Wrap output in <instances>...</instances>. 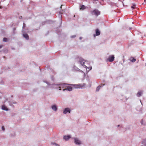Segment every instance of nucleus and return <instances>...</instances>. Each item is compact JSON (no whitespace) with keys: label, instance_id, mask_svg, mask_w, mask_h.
I'll use <instances>...</instances> for the list:
<instances>
[{"label":"nucleus","instance_id":"obj_3","mask_svg":"<svg viewBox=\"0 0 146 146\" xmlns=\"http://www.w3.org/2000/svg\"><path fill=\"white\" fill-rule=\"evenodd\" d=\"M92 14L97 16L100 15V12L97 9H95L92 12Z\"/></svg>","mask_w":146,"mask_h":146},{"label":"nucleus","instance_id":"obj_26","mask_svg":"<svg viewBox=\"0 0 146 146\" xmlns=\"http://www.w3.org/2000/svg\"><path fill=\"white\" fill-rule=\"evenodd\" d=\"M2 47V45H0V48H1Z\"/></svg>","mask_w":146,"mask_h":146},{"label":"nucleus","instance_id":"obj_21","mask_svg":"<svg viewBox=\"0 0 146 146\" xmlns=\"http://www.w3.org/2000/svg\"><path fill=\"white\" fill-rule=\"evenodd\" d=\"M51 144L52 145H55L56 146H60L59 145L54 143H52Z\"/></svg>","mask_w":146,"mask_h":146},{"label":"nucleus","instance_id":"obj_19","mask_svg":"<svg viewBox=\"0 0 146 146\" xmlns=\"http://www.w3.org/2000/svg\"><path fill=\"white\" fill-rule=\"evenodd\" d=\"M136 6V4L135 3H133L132 5L131 6V7L133 9H134L135 8L134 7Z\"/></svg>","mask_w":146,"mask_h":146},{"label":"nucleus","instance_id":"obj_10","mask_svg":"<svg viewBox=\"0 0 146 146\" xmlns=\"http://www.w3.org/2000/svg\"><path fill=\"white\" fill-rule=\"evenodd\" d=\"M143 94V91H141L140 92H138L137 94V96L138 97H140L141 96V95Z\"/></svg>","mask_w":146,"mask_h":146},{"label":"nucleus","instance_id":"obj_25","mask_svg":"<svg viewBox=\"0 0 146 146\" xmlns=\"http://www.w3.org/2000/svg\"><path fill=\"white\" fill-rule=\"evenodd\" d=\"M25 24L24 23H23V27H25Z\"/></svg>","mask_w":146,"mask_h":146},{"label":"nucleus","instance_id":"obj_14","mask_svg":"<svg viewBox=\"0 0 146 146\" xmlns=\"http://www.w3.org/2000/svg\"><path fill=\"white\" fill-rule=\"evenodd\" d=\"M2 109L4 110H8V109L7 107L5 105H3L2 106Z\"/></svg>","mask_w":146,"mask_h":146},{"label":"nucleus","instance_id":"obj_6","mask_svg":"<svg viewBox=\"0 0 146 146\" xmlns=\"http://www.w3.org/2000/svg\"><path fill=\"white\" fill-rule=\"evenodd\" d=\"M72 88L70 86H66V87L65 89H63V90L64 91V90H68L69 91H71L72 90Z\"/></svg>","mask_w":146,"mask_h":146},{"label":"nucleus","instance_id":"obj_34","mask_svg":"<svg viewBox=\"0 0 146 146\" xmlns=\"http://www.w3.org/2000/svg\"><path fill=\"white\" fill-rule=\"evenodd\" d=\"M131 29V28H130L129 29Z\"/></svg>","mask_w":146,"mask_h":146},{"label":"nucleus","instance_id":"obj_33","mask_svg":"<svg viewBox=\"0 0 146 146\" xmlns=\"http://www.w3.org/2000/svg\"><path fill=\"white\" fill-rule=\"evenodd\" d=\"M15 29H15V28H14V30H15Z\"/></svg>","mask_w":146,"mask_h":146},{"label":"nucleus","instance_id":"obj_29","mask_svg":"<svg viewBox=\"0 0 146 146\" xmlns=\"http://www.w3.org/2000/svg\"><path fill=\"white\" fill-rule=\"evenodd\" d=\"M122 57H123V58L124 57V56H123Z\"/></svg>","mask_w":146,"mask_h":146},{"label":"nucleus","instance_id":"obj_23","mask_svg":"<svg viewBox=\"0 0 146 146\" xmlns=\"http://www.w3.org/2000/svg\"><path fill=\"white\" fill-rule=\"evenodd\" d=\"M7 38H3V41L4 42H6L7 40Z\"/></svg>","mask_w":146,"mask_h":146},{"label":"nucleus","instance_id":"obj_24","mask_svg":"<svg viewBox=\"0 0 146 146\" xmlns=\"http://www.w3.org/2000/svg\"><path fill=\"white\" fill-rule=\"evenodd\" d=\"M2 129L3 130H4L5 129L4 127L3 126H2Z\"/></svg>","mask_w":146,"mask_h":146},{"label":"nucleus","instance_id":"obj_11","mask_svg":"<svg viewBox=\"0 0 146 146\" xmlns=\"http://www.w3.org/2000/svg\"><path fill=\"white\" fill-rule=\"evenodd\" d=\"M70 138V135L65 136L64 137L63 139L67 140Z\"/></svg>","mask_w":146,"mask_h":146},{"label":"nucleus","instance_id":"obj_4","mask_svg":"<svg viewBox=\"0 0 146 146\" xmlns=\"http://www.w3.org/2000/svg\"><path fill=\"white\" fill-rule=\"evenodd\" d=\"M114 58V56L113 55L110 56L107 59V61L110 62L113 61Z\"/></svg>","mask_w":146,"mask_h":146},{"label":"nucleus","instance_id":"obj_31","mask_svg":"<svg viewBox=\"0 0 146 146\" xmlns=\"http://www.w3.org/2000/svg\"><path fill=\"white\" fill-rule=\"evenodd\" d=\"M80 39H81V37H80Z\"/></svg>","mask_w":146,"mask_h":146},{"label":"nucleus","instance_id":"obj_20","mask_svg":"<svg viewBox=\"0 0 146 146\" xmlns=\"http://www.w3.org/2000/svg\"><path fill=\"white\" fill-rule=\"evenodd\" d=\"M80 64L83 66L84 64L85 61L84 60H83L82 61H80Z\"/></svg>","mask_w":146,"mask_h":146},{"label":"nucleus","instance_id":"obj_15","mask_svg":"<svg viewBox=\"0 0 146 146\" xmlns=\"http://www.w3.org/2000/svg\"><path fill=\"white\" fill-rule=\"evenodd\" d=\"M23 36L27 40L29 39V36L27 34H25L23 35Z\"/></svg>","mask_w":146,"mask_h":146},{"label":"nucleus","instance_id":"obj_17","mask_svg":"<svg viewBox=\"0 0 146 146\" xmlns=\"http://www.w3.org/2000/svg\"><path fill=\"white\" fill-rule=\"evenodd\" d=\"M141 123L142 125H146V123L145 122L143 121V120L142 119L141 122Z\"/></svg>","mask_w":146,"mask_h":146},{"label":"nucleus","instance_id":"obj_13","mask_svg":"<svg viewBox=\"0 0 146 146\" xmlns=\"http://www.w3.org/2000/svg\"><path fill=\"white\" fill-rule=\"evenodd\" d=\"M96 36H98L100 34V32L98 29H97L96 30Z\"/></svg>","mask_w":146,"mask_h":146},{"label":"nucleus","instance_id":"obj_28","mask_svg":"<svg viewBox=\"0 0 146 146\" xmlns=\"http://www.w3.org/2000/svg\"><path fill=\"white\" fill-rule=\"evenodd\" d=\"M140 102H141V104H142V102H141V100H140Z\"/></svg>","mask_w":146,"mask_h":146},{"label":"nucleus","instance_id":"obj_16","mask_svg":"<svg viewBox=\"0 0 146 146\" xmlns=\"http://www.w3.org/2000/svg\"><path fill=\"white\" fill-rule=\"evenodd\" d=\"M131 61L132 62H134L136 61V59L133 57H131L130 59Z\"/></svg>","mask_w":146,"mask_h":146},{"label":"nucleus","instance_id":"obj_18","mask_svg":"<svg viewBox=\"0 0 146 146\" xmlns=\"http://www.w3.org/2000/svg\"><path fill=\"white\" fill-rule=\"evenodd\" d=\"M86 8L85 6L84 5H82L81 7L80 8V10H83Z\"/></svg>","mask_w":146,"mask_h":146},{"label":"nucleus","instance_id":"obj_36","mask_svg":"<svg viewBox=\"0 0 146 146\" xmlns=\"http://www.w3.org/2000/svg\"><path fill=\"white\" fill-rule=\"evenodd\" d=\"M123 61H124V60L123 59Z\"/></svg>","mask_w":146,"mask_h":146},{"label":"nucleus","instance_id":"obj_12","mask_svg":"<svg viewBox=\"0 0 146 146\" xmlns=\"http://www.w3.org/2000/svg\"><path fill=\"white\" fill-rule=\"evenodd\" d=\"M52 108L53 110L55 111H56L57 110V107L55 105L52 106Z\"/></svg>","mask_w":146,"mask_h":146},{"label":"nucleus","instance_id":"obj_32","mask_svg":"<svg viewBox=\"0 0 146 146\" xmlns=\"http://www.w3.org/2000/svg\"><path fill=\"white\" fill-rule=\"evenodd\" d=\"M141 146H144L143 145H141Z\"/></svg>","mask_w":146,"mask_h":146},{"label":"nucleus","instance_id":"obj_35","mask_svg":"<svg viewBox=\"0 0 146 146\" xmlns=\"http://www.w3.org/2000/svg\"><path fill=\"white\" fill-rule=\"evenodd\" d=\"M145 1H146V0H144Z\"/></svg>","mask_w":146,"mask_h":146},{"label":"nucleus","instance_id":"obj_30","mask_svg":"<svg viewBox=\"0 0 146 146\" xmlns=\"http://www.w3.org/2000/svg\"><path fill=\"white\" fill-rule=\"evenodd\" d=\"M75 36H73L72 37H75Z\"/></svg>","mask_w":146,"mask_h":146},{"label":"nucleus","instance_id":"obj_22","mask_svg":"<svg viewBox=\"0 0 146 146\" xmlns=\"http://www.w3.org/2000/svg\"><path fill=\"white\" fill-rule=\"evenodd\" d=\"M101 86H98L97 88H96V91H99L100 89V87H101Z\"/></svg>","mask_w":146,"mask_h":146},{"label":"nucleus","instance_id":"obj_5","mask_svg":"<svg viewBox=\"0 0 146 146\" xmlns=\"http://www.w3.org/2000/svg\"><path fill=\"white\" fill-rule=\"evenodd\" d=\"M119 127H120L119 130L123 132H124L125 131L127 130V129H129V128H128V129L126 128H124L121 125V126H120L119 125Z\"/></svg>","mask_w":146,"mask_h":146},{"label":"nucleus","instance_id":"obj_8","mask_svg":"<svg viewBox=\"0 0 146 146\" xmlns=\"http://www.w3.org/2000/svg\"><path fill=\"white\" fill-rule=\"evenodd\" d=\"M68 112H69L70 113V110L69 108H66L64 110L63 113L64 114H66Z\"/></svg>","mask_w":146,"mask_h":146},{"label":"nucleus","instance_id":"obj_1","mask_svg":"<svg viewBox=\"0 0 146 146\" xmlns=\"http://www.w3.org/2000/svg\"><path fill=\"white\" fill-rule=\"evenodd\" d=\"M68 84H58V88L60 90L62 89L63 90V89H65L66 87V86Z\"/></svg>","mask_w":146,"mask_h":146},{"label":"nucleus","instance_id":"obj_2","mask_svg":"<svg viewBox=\"0 0 146 146\" xmlns=\"http://www.w3.org/2000/svg\"><path fill=\"white\" fill-rule=\"evenodd\" d=\"M73 86L75 88H84L85 86V85L78 84H73Z\"/></svg>","mask_w":146,"mask_h":146},{"label":"nucleus","instance_id":"obj_9","mask_svg":"<svg viewBox=\"0 0 146 146\" xmlns=\"http://www.w3.org/2000/svg\"><path fill=\"white\" fill-rule=\"evenodd\" d=\"M142 145L144 146H146V139H144L142 140Z\"/></svg>","mask_w":146,"mask_h":146},{"label":"nucleus","instance_id":"obj_7","mask_svg":"<svg viewBox=\"0 0 146 146\" xmlns=\"http://www.w3.org/2000/svg\"><path fill=\"white\" fill-rule=\"evenodd\" d=\"M74 142L76 144H81V141L78 139L74 138Z\"/></svg>","mask_w":146,"mask_h":146},{"label":"nucleus","instance_id":"obj_27","mask_svg":"<svg viewBox=\"0 0 146 146\" xmlns=\"http://www.w3.org/2000/svg\"><path fill=\"white\" fill-rule=\"evenodd\" d=\"M84 67H85V68H87V66H85V65H84Z\"/></svg>","mask_w":146,"mask_h":146}]
</instances>
